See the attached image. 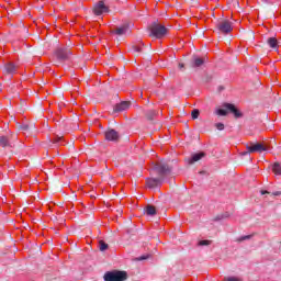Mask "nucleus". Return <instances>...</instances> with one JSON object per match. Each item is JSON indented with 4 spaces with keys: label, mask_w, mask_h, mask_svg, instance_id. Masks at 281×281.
Returning a JSON list of instances; mask_svg holds the SVG:
<instances>
[{
    "label": "nucleus",
    "mask_w": 281,
    "mask_h": 281,
    "mask_svg": "<svg viewBox=\"0 0 281 281\" xmlns=\"http://www.w3.org/2000/svg\"><path fill=\"white\" fill-rule=\"evenodd\" d=\"M153 172L158 175L159 178H147L146 186L147 188H157L164 183V179L172 172V167L166 161H159L151 166Z\"/></svg>",
    "instance_id": "1"
},
{
    "label": "nucleus",
    "mask_w": 281,
    "mask_h": 281,
    "mask_svg": "<svg viewBox=\"0 0 281 281\" xmlns=\"http://www.w3.org/2000/svg\"><path fill=\"white\" fill-rule=\"evenodd\" d=\"M149 36L155 38H164L168 34V29L158 22H153L149 25Z\"/></svg>",
    "instance_id": "2"
},
{
    "label": "nucleus",
    "mask_w": 281,
    "mask_h": 281,
    "mask_svg": "<svg viewBox=\"0 0 281 281\" xmlns=\"http://www.w3.org/2000/svg\"><path fill=\"white\" fill-rule=\"evenodd\" d=\"M103 278L104 281H126L128 280V273L122 270L108 271Z\"/></svg>",
    "instance_id": "3"
},
{
    "label": "nucleus",
    "mask_w": 281,
    "mask_h": 281,
    "mask_svg": "<svg viewBox=\"0 0 281 281\" xmlns=\"http://www.w3.org/2000/svg\"><path fill=\"white\" fill-rule=\"evenodd\" d=\"M72 55H74V52H71V49H69L67 47H58L54 52V56H55L56 60H58L59 63H65V61L69 60V58H71Z\"/></svg>",
    "instance_id": "4"
},
{
    "label": "nucleus",
    "mask_w": 281,
    "mask_h": 281,
    "mask_svg": "<svg viewBox=\"0 0 281 281\" xmlns=\"http://www.w3.org/2000/svg\"><path fill=\"white\" fill-rule=\"evenodd\" d=\"M16 142V134L9 132L8 135L0 136L1 148H12V143Z\"/></svg>",
    "instance_id": "5"
},
{
    "label": "nucleus",
    "mask_w": 281,
    "mask_h": 281,
    "mask_svg": "<svg viewBox=\"0 0 281 281\" xmlns=\"http://www.w3.org/2000/svg\"><path fill=\"white\" fill-rule=\"evenodd\" d=\"M216 29L218 30V32H221L222 34H229V32H232L234 29L232 27V22L224 20L221 21L216 24Z\"/></svg>",
    "instance_id": "6"
},
{
    "label": "nucleus",
    "mask_w": 281,
    "mask_h": 281,
    "mask_svg": "<svg viewBox=\"0 0 281 281\" xmlns=\"http://www.w3.org/2000/svg\"><path fill=\"white\" fill-rule=\"evenodd\" d=\"M246 150H248V153H265L267 147L261 143H250L246 146Z\"/></svg>",
    "instance_id": "7"
},
{
    "label": "nucleus",
    "mask_w": 281,
    "mask_h": 281,
    "mask_svg": "<svg viewBox=\"0 0 281 281\" xmlns=\"http://www.w3.org/2000/svg\"><path fill=\"white\" fill-rule=\"evenodd\" d=\"M104 12H109V7H106V4H104V1L101 0L94 5L93 13L97 16H102Z\"/></svg>",
    "instance_id": "8"
},
{
    "label": "nucleus",
    "mask_w": 281,
    "mask_h": 281,
    "mask_svg": "<svg viewBox=\"0 0 281 281\" xmlns=\"http://www.w3.org/2000/svg\"><path fill=\"white\" fill-rule=\"evenodd\" d=\"M130 33H131V24L128 23H125L112 31V34H116V36H124V34H130Z\"/></svg>",
    "instance_id": "9"
},
{
    "label": "nucleus",
    "mask_w": 281,
    "mask_h": 281,
    "mask_svg": "<svg viewBox=\"0 0 281 281\" xmlns=\"http://www.w3.org/2000/svg\"><path fill=\"white\" fill-rule=\"evenodd\" d=\"M223 108L226 110V111H229V113H233V115L235 117H243V112H239L238 109H236V105L232 104V103H224L223 104Z\"/></svg>",
    "instance_id": "10"
},
{
    "label": "nucleus",
    "mask_w": 281,
    "mask_h": 281,
    "mask_svg": "<svg viewBox=\"0 0 281 281\" xmlns=\"http://www.w3.org/2000/svg\"><path fill=\"white\" fill-rule=\"evenodd\" d=\"M16 65H14V63L12 61H9L7 64H4V67H3V72L7 75V76H14V74H16Z\"/></svg>",
    "instance_id": "11"
},
{
    "label": "nucleus",
    "mask_w": 281,
    "mask_h": 281,
    "mask_svg": "<svg viewBox=\"0 0 281 281\" xmlns=\"http://www.w3.org/2000/svg\"><path fill=\"white\" fill-rule=\"evenodd\" d=\"M106 142H117L120 139V133L115 130H109L105 132Z\"/></svg>",
    "instance_id": "12"
},
{
    "label": "nucleus",
    "mask_w": 281,
    "mask_h": 281,
    "mask_svg": "<svg viewBox=\"0 0 281 281\" xmlns=\"http://www.w3.org/2000/svg\"><path fill=\"white\" fill-rule=\"evenodd\" d=\"M131 102L128 101H122L121 103H116L114 105V113H122V111H126L130 109Z\"/></svg>",
    "instance_id": "13"
},
{
    "label": "nucleus",
    "mask_w": 281,
    "mask_h": 281,
    "mask_svg": "<svg viewBox=\"0 0 281 281\" xmlns=\"http://www.w3.org/2000/svg\"><path fill=\"white\" fill-rule=\"evenodd\" d=\"M203 157H205V153L200 151L198 154H193L189 159H188V164L190 166H192V164H196V161H201V159H203Z\"/></svg>",
    "instance_id": "14"
},
{
    "label": "nucleus",
    "mask_w": 281,
    "mask_h": 281,
    "mask_svg": "<svg viewBox=\"0 0 281 281\" xmlns=\"http://www.w3.org/2000/svg\"><path fill=\"white\" fill-rule=\"evenodd\" d=\"M267 43H268L269 47H271V49H277V47H278V40L276 37H269L267 40Z\"/></svg>",
    "instance_id": "15"
},
{
    "label": "nucleus",
    "mask_w": 281,
    "mask_h": 281,
    "mask_svg": "<svg viewBox=\"0 0 281 281\" xmlns=\"http://www.w3.org/2000/svg\"><path fill=\"white\" fill-rule=\"evenodd\" d=\"M145 212L147 216H155V214H157V209L153 205H147Z\"/></svg>",
    "instance_id": "16"
},
{
    "label": "nucleus",
    "mask_w": 281,
    "mask_h": 281,
    "mask_svg": "<svg viewBox=\"0 0 281 281\" xmlns=\"http://www.w3.org/2000/svg\"><path fill=\"white\" fill-rule=\"evenodd\" d=\"M204 63H205V60H203V58L193 57L192 67H201Z\"/></svg>",
    "instance_id": "17"
},
{
    "label": "nucleus",
    "mask_w": 281,
    "mask_h": 281,
    "mask_svg": "<svg viewBox=\"0 0 281 281\" xmlns=\"http://www.w3.org/2000/svg\"><path fill=\"white\" fill-rule=\"evenodd\" d=\"M147 120L149 121H153L155 120V115H157V112L155 110H148L146 113H145Z\"/></svg>",
    "instance_id": "18"
},
{
    "label": "nucleus",
    "mask_w": 281,
    "mask_h": 281,
    "mask_svg": "<svg viewBox=\"0 0 281 281\" xmlns=\"http://www.w3.org/2000/svg\"><path fill=\"white\" fill-rule=\"evenodd\" d=\"M272 170H273L274 175H281L280 162H274L273 166H272Z\"/></svg>",
    "instance_id": "19"
},
{
    "label": "nucleus",
    "mask_w": 281,
    "mask_h": 281,
    "mask_svg": "<svg viewBox=\"0 0 281 281\" xmlns=\"http://www.w3.org/2000/svg\"><path fill=\"white\" fill-rule=\"evenodd\" d=\"M99 248H100V251H106V249H109V244L101 240L99 243Z\"/></svg>",
    "instance_id": "20"
},
{
    "label": "nucleus",
    "mask_w": 281,
    "mask_h": 281,
    "mask_svg": "<svg viewBox=\"0 0 281 281\" xmlns=\"http://www.w3.org/2000/svg\"><path fill=\"white\" fill-rule=\"evenodd\" d=\"M200 111L199 109H194L192 112H191V117L192 120H199V115H200Z\"/></svg>",
    "instance_id": "21"
},
{
    "label": "nucleus",
    "mask_w": 281,
    "mask_h": 281,
    "mask_svg": "<svg viewBox=\"0 0 281 281\" xmlns=\"http://www.w3.org/2000/svg\"><path fill=\"white\" fill-rule=\"evenodd\" d=\"M198 245L200 247H207L209 245H212V240H207V239L200 240Z\"/></svg>",
    "instance_id": "22"
},
{
    "label": "nucleus",
    "mask_w": 281,
    "mask_h": 281,
    "mask_svg": "<svg viewBox=\"0 0 281 281\" xmlns=\"http://www.w3.org/2000/svg\"><path fill=\"white\" fill-rule=\"evenodd\" d=\"M215 113H216V115L225 116V115H227V110H225V109H217L215 111Z\"/></svg>",
    "instance_id": "23"
},
{
    "label": "nucleus",
    "mask_w": 281,
    "mask_h": 281,
    "mask_svg": "<svg viewBox=\"0 0 281 281\" xmlns=\"http://www.w3.org/2000/svg\"><path fill=\"white\" fill-rule=\"evenodd\" d=\"M19 131H30V125L27 124H19L18 125Z\"/></svg>",
    "instance_id": "24"
},
{
    "label": "nucleus",
    "mask_w": 281,
    "mask_h": 281,
    "mask_svg": "<svg viewBox=\"0 0 281 281\" xmlns=\"http://www.w3.org/2000/svg\"><path fill=\"white\" fill-rule=\"evenodd\" d=\"M251 235H245L239 238H237V243H243L244 240H250Z\"/></svg>",
    "instance_id": "25"
},
{
    "label": "nucleus",
    "mask_w": 281,
    "mask_h": 281,
    "mask_svg": "<svg viewBox=\"0 0 281 281\" xmlns=\"http://www.w3.org/2000/svg\"><path fill=\"white\" fill-rule=\"evenodd\" d=\"M53 144H60V146H63V136H56V138L53 140Z\"/></svg>",
    "instance_id": "26"
},
{
    "label": "nucleus",
    "mask_w": 281,
    "mask_h": 281,
    "mask_svg": "<svg viewBox=\"0 0 281 281\" xmlns=\"http://www.w3.org/2000/svg\"><path fill=\"white\" fill-rule=\"evenodd\" d=\"M215 128H217V131H225V124H223V123H216V124H215Z\"/></svg>",
    "instance_id": "27"
},
{
    "label": "nucleus",
    "mask_w": 281,
    "mask_h": 281,
    "mask_svg": "<svg viewBox=\"0 0 281 281\" xmlns=\"http://www.w3.org/2000/svg\"><path fill=\"white\" fill-rule=\"evenodd\" d=\"M133 49H134V52H137V54H142V46H139V45H134V46H133Z\"/></svg>",
    "instance_id": "28"
},
{
    "label": "nucleus",
    "mask_w": 281,
    "mask_h": 281,
    "mask_svg": "<svg viewBox=\"0 0 281 281\" xmlns=\"http://www.w3.org/2000/svg\"><path fill=\"white\" fill-rule=\"evenodd\" d=\"M126 234L131 238L132 236H135V231L134 229H127Z\"/></svg>",
    "instance_id": "29"
},
{
    "label": "nucleus",
    "mask_w": 281,
    "mask_h": 281,
    "mask_svg": "<svg viewBox=\"0 0 281 281\" xmlns=\"http://www.w3.org/2000/svg\"><path fill=\"white\" fill-rule=\"evenodd\" d=\"M226 281H240V279H238L236 277H228V278H226Z\"/></svg>",
    "instance_id": "30"
},
{
    "label": "nucleus",
    "mask_w": 281,
    "mask_h": 281,
    "mask_svg": "<svg viewBox=\"0 0 281 281\" xmlns=\"http://www.w3.org/2000/svg\"><path fill=\"white\" fill-rule=\"evenodd\" d=\"M272 196H281V192L280 191L272 192Z\"/></svg>",
    "instance_id": "31"
},
{
    "label": "nucleus",
    "mask_w": 281,
    "mask_h": 281,
    "mask_svg": "<svg viewBox=\"0 0 281 281\" xmlns=\"http://www.w3.org/2000/svg\"><path fill=\"white\" fill-rule=\"evenodd\" d=\"M251 151H249V149H247V151L241 153V157H245V155H250Z\"/></svg>",
    "instance_id": "32"
},
{
    "label": "nucleus",
    "mask_w": 281,
    "mask_h": 281,
    "mask_svg": "<svg viewBox=\"0 0 281 281\" xmlns=\"http://www.w3.org/2000/svg\"><path fill=\"white\" fill-rule=\"evenodd\" d=\"M260 192H261L262 195L269 194V191H267V190H262V191H260Z\"/></svg>",
    "instance_id": "33"
},
{
    "label": "nucleus",
    "mask_w": 281,
    "mask_h": 281,
    "mask_svg": "<svg viewBox=\"0 0 281 281\" xmlns=\"http://www.w3.org/2000/svg\"><path fill=\"white\" fill-rule=\"evenodd\" d=\"M223 218V216H216L215 221H221Z\"/></svg>",
    "instance_id": "34"
},
{
    "label": "nucleus",
    "mask_w": 281,
    "mask_h": 281,
    "mask_svg": "<svg viewBox=\"0 0 281 281\" xmlns=\"http://www.w3.org/2000/svg\"><path fill=\"white\" fill-rule=\"evenodd\" d=\"M184 65L183 64H179V69H183Z\"/></svg>",
    "instance_id": "35"
},
{
    "label": "nucleus",
    "mask_w": 281,
    "mask_h": 281,
    "mask_svg": "<svg viewBox=\"0 0 281 281\" xmlns=\"http://www.w3.org/2000/svg\"><path fill=\"white\" fill-rule=\"evenodd\" d=\"M223 89H225V88H223V86H220L218 90H220V91H223Z\"/></svg>",
    "instance_id": "36"
},
{
    "label": "nucleus",
    "mask_w": 281,
    "mask_h": 281,
    "mask_svg": "<svg viewBox=\"0 0 281 281\" xmlns=\"http://www.w3.org/2000/svg\"><path fill=\"white\" fill-rule=\"evenodd\" d=\"M139 260H146V257H140Z\"/></svg>",
    "instance_id": "37"
},
{
    "label": "nucleus",
    "mask_w": 281,
    "mask_h": 281,
    "mask_svg": "<svg viewBox=\"0 0 281 281\" xmlns=\"http://www.w3.org/2000/svg\"><path fill=\"white\" fill-rule=\"evenodd\" d=\"M276 1H280V0H276Z\"/></svg>",
    "instance_id": "38"
}]
</instances>
